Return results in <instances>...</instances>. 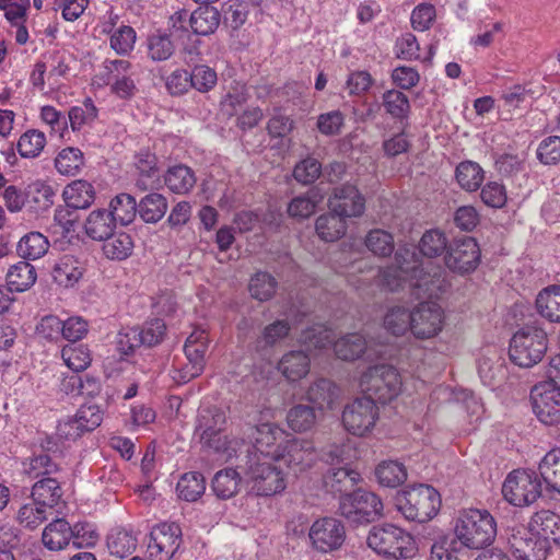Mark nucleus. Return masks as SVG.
I'll return each mask as SVG.
<instances>
[{"instance_id":"f257e3e1","label":"nucleus","mask_w":560,"mask_h":560,"mask_svg":"<svg viewBox=\"0 0 560 560\" xmlns=\"http://www.w3.org/2000/svg\"><path fill=\"white\" fill-rule=\"evenodd\" d=\"M376 276L385 291L409 290L416 298H438L447 287L442 266L424 262L416 249L408 246L399 247L394 264L377 270Z\"/></svg>"},{"instance_id":"f03ea898","label":"nucleus","mask_w":560,"mask_h":560,"mask_svg":"<svg viewBox=\"0 0 560 560\" xmlns=\"http://www.w3.org/2000/svg\"><path fill=\"white\" fill-rule=\"evenodd\" d=\"M454 533L463 546L480 549L493 541L497 523L487 510L464 509L458 512Z\"/></svg>"},{"instance_id":"7ed1b4c3","label":"nucleus","mask_w":560,"mask_h":560,"mask_svg":"<svg viewBox=\"0 0 560 560\" xmlns=\"http://www.w3.org/2000/svg\"><path fill=\"white\" fill-rule=\"evenodd\" d=\"M548 349L547 332L538 324L522 326L510 341L509 355L520 368H532L541 361Z\"/></svg>"},{"instance_id":"20e7f679","label":"nucleus","mask_w":560,"mask_h":560,"mask_svg":"<svg viewBox=\"0 0 560 560\" xmlns=\"http://www.w3.org/2000/svg\"><path fill=\"white\" fill-rule=\"evenodd\" d=\"M396 506L405 518L424 523L439 512L441 497L431 486L416 485L397 494Z\"/></svg>"},{"instance_id":"39448f33","label":"nucleus","mask_w":560,"mask_h":560,"mask_svg":"<svg viewBox=\"0 0 560 560\" xmlns=\"http://www.w3.org/2000/svg\"><path fill=\"white\" fill-rule=\"evenodd\" d=\"M244 438L250 444L247 455L255 454L260 459L279 462V456L289 440V434L277 423L262 422L247 427L244 431Z\"/></svg>"},{"instance_id":"423d86ee","label":"nucleus","mask_w":560,"mask_h":560,"mask_svg":"<svg viewBox=\"0 0 560 560\" xmlns=\"http://www.w3.org/2000/svg\"><path fill=\"white\" fill-rule=\"evenodd\" d=\"M273 463L255 454L246 455L245 480L257 495H272L285 489L284 475Z\"/></svg>"},{"instance_id":"0eeeda50","label":"nucleus","mask_w":560,"mask_h":560,"mask_svg":"<svg viewBox=\"0 0 560 560\" xmlns=\"http://www.w3.org/2000/svg\"><path fill=\"white\" fill-rule=\"evenodd\" d=\"M368 545L377 553L393 559H408L416 552L412 536L392 524L373 527Z\"/></svg>"},{"instance_id":"6e6552de","label":"nucleus","mask_w":560,"mask_h":560,"mask_svg":"<svg viewBox=\"0 0 560 560\" xmlns=\"http://www.w3.org/2000/svg\"><path fill=\"white\" fill-rule=\"evenodd\" d=\"M360 388L368 397L382 404L389 402L401 390V380L397 370L388 364L370 366L360 377Z\"/></svg>"},{"instance_id":"1a4fd4ad","label":"nucleus","mask_w":560,"mask_h":560,"mask_svg":"<svg viewBox=\"0 0 560 560\" xmlns=\"http://www.w3.org/2000/svg\"><path fill=\"white\" fill-rule=\"evenodd\" d=\"M502 494L514 506L530 505L541 494L540 478L534 470L515 469L506 476Z\"/></svg>"},{"instance_id":"9d476101","label":"nucleus","mask_w":560,"mask_h":560,"mask_svg":"<svg viewBox=\"0 0 560 560\" xmlns=\"http://www.w3.org/2000/svg\"><path fill=\"white\" fill-rule=\"evenodd\" d=\"M339 511L352 523H371L382 515L383 503L375 493L358 489L340 497Z\"/></svg>"},{"instance_id":"9b49d317","label":"nucleus","mask_w":560,"mask_h":560,"mask_svg":"<svg viewBox=\"0 0 560 560\" xmlns=\"http://www.w3.org/2000/svg\"><path fill=\"white\" fill-rule=\"evenodd\" d=\"M377 419L378 407L374 398L366 395L348 402L341 417L345 429L358 436L369 433L374 428Z\"/></svg>"},{"instance_id":"f8f14e48","label":"nucleus","mask_w":560,"mask_h":560,"mask_svg":"<svg viewBox=\"0 0 560 560\" xmlns=\"http://www.w3.org/2000/svg\"><path fill=\"white\" fill-rule=\"evenodd\" d=\"M444 323V311L436 302H421L412 308L410 332L417 339H431L442 331Z\"/></svg>"},{"instance_id":"ddd939ff","label":"nucleus","mask_w":560,"mask_h":560,"mask_svg":"<svg viewBox=\"0 0 560 560\" xmlns=\"http://www.w3.org/2000/svg\"><path fill=\"white\" fill-rule=\"evenodd\" d=\"M182 544V529L176 523H162L152 528L147 552L151 560H171Z\"/></svg>"},{"instance_id":"4468645a","label":"nucleus","mask_w":560,"mask_h":560,"mask_svg":"<svg viewBox=\"0 0 560 560\" xmlns=\"http://www.w3.org/2000/svg\"><path fill=\"white\" fill-rule=\"evenodd\" d=\"M105 83L110 92L120 100L133 97L138 88L133 79V66L126 59H106L103 63Z\"/></svg>"},{"instance_id":"2eb2a0df","label":"nucleus","mask_w":560,"mask_h":560,"mask_svg":"<svg viewBox=\"0 0 560 560\" xmlns=\"http://www.w3.org/2000/svg\"><path fill=\"white\" fill-rule=\"evenodd\" d=\"M312 547L319 552L339 549L346 539V528L341 521L325 516L317 518L308 529Z\"/></svg>"},{"instance_id":"dca6fc26","label":"nucleus","mask_w":560,"mask_h":560,"mask_svg":"<svg viewBox=\"0 0 560 560\" xmlns=\"http://www.w3.org/2000/svg\"><path fill=\"white\" fill-rule=\"evenodd\" d=\"M508 545L514 560H546L548 556L547 541L525 526L511 529Z\"/></svg>"},{"instance_id":"f3484780","label":"nucleus","mask_w":560,"mask_h":560,"mask_svg":"<svg viewBox=\"0 0 560 560\" xmlns=\"http://www.w3.org/2000/svg\"><path fill=\"white\" fill-rule=\"evenodd\" d=\"M480 261V249L472 237L456 238L444 256L445 266L460 275L474 271Z\"/></svg>"},{"instance_id":"a211bd4d","label":"nucleus","mask_w":560,"mask_h":560,"mask_svg":"<svg viewBox=\"0 0 560 560\" xmlns=\"http://www.w3.org/2000/svg\"><path fill=\"white\" fill-rule=\"evenodd\" d=\"M530 399L533 411L541 423H560V390L550 384H538L532 389Z\"/></svg>"},{"instance_id":"6ab92c4d","label":"nucleus","mask_w":560,"mask_h":560,"mask_svg":"<svg viewBox=\"0 0 560 560\" xmlns=\"http://www.w3.org/2000/svg\"><path fill=\"white\" fill-rule=\"evenodd\" d=\"M336 355L345 361H353L361 357L366 360L383 357L384 346L368 341L362 335L347 334L334 343Z\"/></svg>"},{"instance_id":"aec40b11","label":"nucleus","mask_w":560,"mask_h":560,"mask_svg":"<svg viewBox=\"0 0 560 560\" xmlns=\"http://www.w3.org/2000/svg\"><path fill=\"white\" fill-rule=\"evenodd\" d=\"M317 460V453L312 441L289 439L282 450L279 462H282L294 474L312 468Z\"/></svg>"},{"instance_id":"412c9836","label":"nucleus","mask_w":560,"mask_h":560,"mask_svg":"<svg viewBox=\"0 0 560 560\" xmlns=\"http://www.w3.org/2000/svg\"><path fill=\"white\" fill-rule=\"evenodd\" d=\"M364 198L353 185H342L334 188L329 197L328 207L330 211L347 218L360 217L364 211Z\"/></svg>"},{"instance_id":"4be33fe9","label":"nucleus","mask_w":560,"mask_h":560,"mask_svg":"<svg viewBox=\"0 0 560 560\" xmlns=\"http://www.w3.org/2000/svg\"><path fill=\"white\" fill-rule=\"evenodd\" d=\"M208 349V335L205 330H195L187 338L184 352L188 364L180 376L183 382H188L201 374L205 368V353Z\"/></svg>"},{"instance_id":"5701e85b","label":"nucleus","mask_w":560,"mask_h":560,"mask_svg":"<svg viewBox=\"0 0 560 560\" xmlns=\"http://www.w3.org/2000/svg\"><path fill=\"white\" fill-rule=\"evenodd\" d=\"M135 167L138 172L136 186L140 190H149L160 184L158 158L150 150H140L135 155Z\"/></svg>"},{"instance_id":"b1692460","label":"nucleus","mask_w":560,"mask_h":560,"mask_svg":"<svg viewBox=\"0 0 560 560\" xmlns=\"http://www.w3.org/2000/svg\"><path fill=\"white\" fill-rule=\"evenodd\" d=\"M73 538L71 524L62 517L52 520L42 532V544L49 551L65 550Z\"/></svg>"},{"instance_id":"393cba45","label":"nucleus","mask_w":560,"mask_h":560,"mask_svg":"<svg viewBox=\"0 0 560 560\" xmlns=\"http://www.w3.org/2000/svg\"><path fill=\"white\" fill-rule=\"evenodd\" d=\"M538 538L560 545V515L549 510L536 512L527 526Z\"/></svg>"},{"instance_id":"a878e982","label":"nucleus","mask_w":560,"mask_h":560,"mask_svg":"<svg viewBox=\"0 0 560 560\" xmlns=\"http://www.w3.org/2000/svg\"><path fill=\"white\" fill-rule=\"evenodd\" d=\"M339 396L340 389L327 378L314 381L306 390V399L319 410L332 409Z\"/></svg>"},{"instance_id":"bb28decb","label":"nucleus","mask_w":560,"mask_h":560,"mask_svg":"<svg viewBox=\"0 0 560 560\" xmlns=\"http://www.w3.org/2000/svg\"><path fill=\"white\" fill-rule=\"evenodd\" d=\"M310 357L302 350H291L278 362L279 372L289 381L296 382L310 372Z\"/></svg>"},{"instance_id":"cd10ccee","label":"nucleus","mask_w":560,"mask_h":560,"mask_svg":"<svg viewBox=\"0 0 560 560\" xmlns=\"http://www.w3.org/2000/svg\"><path fill=\"white\" fill-rule=\"evenodd\" d=\"M83 265L82 262L71 255L60 257L52 270L51 276L54 281L65 288H71L82 278Z\"/></svg>"},{"instance_id":"c85d7f7f","label":"nucleus","mask_w":560,"mask_h":560,"mask_svg":"<svg viewBox=\"0 0 560 560\" xmlns=\"http://www.w3.org/2000/svg\"><path fill=\"white\" fill-rule=\"evenodd\" d=\"M116 223L106 209H95L89 213L84 222V231L93 241L102 242L115 232Z\"/></svg>"},{"instance_id":"c756f323","label":"nucleus","mask_w":560,"mask_h":560,"mask_svg":"<svg viewBox=\"0 0 560 560\" xmlns=\"http://www.w3.org/2000/svg\"><path fill=\"white\" fill-rule=\"evenodd\" d=\"M360 475L347 466L331 467L323 478L324 487L327 491L340 495L348 493L352 490L359 481Z\"/></svg>"},{"instance_id":"7c9ffc66","label":"nucleus","mask_w":560,"mask_h":560,"mask_svg":"<svg viewBox=\"0 0 560 560\" xmlns=\"http://www.w3.org/2000/svg\"><path fill=\"white\" fill-rule=\"evenodd\" d=\"M62 196L67 207L72 209H85L94 202L95 190L89 182L77 179L66 186Z\"/></svg>"},{"instance_id":"2f4dec72","label":"nucleus","mask_w":560,"mask_h":560,"mask_svg":"<svg viewBox=\"0 0 560 560\" xmlns=\"http://www.w3.org/2000/svg\"><path fill=\"white\" fill-rule=\"evenodd\" d=\"M221 22V14L217 8L201 5L189 15V24L195 34L207 36L213 34Z\"/></svg>"},{"instance_id":"473e14b6","label":"nucleus","mask_w":560,"mask_h":560,"mask_svg":"<svg viewBox=\"0 0 560 560\" xmlns=\"http://www.w3.org/2000/svg\"><path fill=\"white\" fill-rule=\"evenodd\" d=\"M536 308L550 323H560V285L542 289L536 298Z\"/></svg>"},{"instance_id":"72a5a7b5","label":"nucleus","mask_w":560,"mask_h":560,"mask_svg":"<svg viewBox=\"0 0 560 560\" xmlns=\"http://www.w3.org/2000/svg\"><path fill=\"white\" fill-rule=\"evenodd\" d=\"M138 546V536L131 529H113L107 536V548L112 556L126 558L135 552Z\"/></svg>"},{"instance_id":"f704fd0d","label":"nucleus","mask_w":560,"mask_h":560,"mask_svg":"<svg viewBox=\"0 0 560 560\" xmlns=\"http://www.w3.org/2000/svg\"><path fill=\"white\" fill-rule=\"evenodd\" d=\"M167 208V199L162 194L150 192L138 202V214L145 223H156L165 215Z\"/></svg>"},{"instance_id":"c9c22d12","label":"nucleus","mask_w":560,"mask_h":560,"mask_svg":"<svg viewBox=\"0 0 560 560\" xmlns=\"http://www.w3.org/2000/svg\"><path fill=\"white\" fill-rule=\"evenodd\" d=\"M164 182L171 191L187 194L195 186L196 176L190 167L178 164L168 167L164 175Z\"/></svg>"},{"instance_id":"e433bc0d","label":"nucleus","mask_w":560,"mask_h":560,"mask_svg":"<svg viewBox=\"0 0 560 560\" xmlns=\"http://www.w3.org/2000/svg\"><path fill=\"white\" fill-rule=\"evenodd\" d=\"M108 212L116 224L128 225L138 214V202L129 194H119L110 200Z\"/></svg>"},{"instance_id":"4c0bfd02","label":"nucleus","mask_w":560,"mask_h":560,"mask_svg":"<svg viewBox=\"0 0 560 560\" xmlns=\"http://www.w3.org/2000/svg\"><path fill=\"white\" fill-rule=\"evenodd\" d=\"M315 230L320 240L335 242L345 235L347 222L342 217L330 211L317 218Z\"/></svg>"},{"instance_id":"58836bf2","label":"nucleus","mask_w":560,"mask_h":560,"mask_svg":"<svg viewBox=\"0 0 560 560\" xmlns=\"http://www.w3.org/2000/svg\"><path fill=\"white\" fill-rule=\"evenodd\" d=\"M240 485V474L235 469L225 468L214 475L211 489L217 498L228 500L238 492Z\"/></svg>"},{"instance_id":"ea45409f","label":"nucleus","mask_w":560,"mask_h":560,"mask_svg":"<svg viewBox=\"0 0 560 560\" xmlns=\"http://www.w3.org/2000/svg\"><path fill=\"white\" fill-rule=\"evenodd\" d=\"M5 279L7 285H9L11 290L24 292L35 283L36 270L31 264L19 261L10 267Z\"/></svg>"},{"instance_id":"a19ab883","label":"nucleus","mask_w":560,"mask_h":560,"mask_svg":"<svg viewBox=\"0 0 560 560\" xmlns=\"http://www.w3.org/2000/svg\"><path fill=\"white\" fill-rule=\"evenodd\" d=\"M103 244V254L112 260H124L128 258L133 250V241L132 237L126 233H115L107 238L102 241Z\"/></svg>"},{"instance_id":"79ce46f5","label":"nucleus","mask_w":560,"mask_h":560,"mask_svg":"<svg viewBox=\"0 0 560 560\" xmlns=\"http://www.w3.org/2000/svg\"><path fill=\"white\" fill-rule=\"evenodd\" d=\"M62 497L60 482L50 476L42 478L32 487L31 498L52 509Z\"/></svg>"},{"instance_id":"37998d69","label":"nucleus","mask_w":560,"mask_h":560,"mask_svg":"<svg viewBox=\"0 0 560 560\" xmlns=\"http://www.w3.org/2000/svg\"><path fill=\"white\" fill-rule=\"evenodd\" d=\"M176 491L179 499L196 502L206 491V479L200 472H186L179 478Z\"/></svg>"},{"instance_id":"c03bdc74","label":"nucleus","mask_w":560,"mask_h":560,"mask_svg":"<svg viewBox=\"0 0 560 560\" xmlns=\"http://www.w3.org/2000/svg\"><path fill=\"white\" fill-rule=\"evenodd\" d=\"M48 248L49 241L45 235L39 232H30L20 240L16 250L22 258L36 260L43 257Z\"/></svg>"},{"instance_id":"a18cd8bd","label":"nucleus","mask_w":560,"mask_h":560,"mask_svg":"<svg viewBox=\"0 0 560 560\" xmlns=\"http://www.w3.org/2000/svg\"><path fill=\"white\" fill-rule=\"evenodd\" d=\"M538 468L547 487L560 493V448L548 452L541 458Z\"/></svg>"},{"instance_id":"49530a36","label":"nucleus","mask_w":560,"mask_h":560,"mask_svg":"<svg viewBox=\"0 0 560 560\" xmlns=\"http://www.w3.org/2000/svg\"><path fill=\"white\" fill-rule=\"evenodd\" d=\"M48 510V506L30 498L28 502L19 509L16 520L25 528L35 529L47 520Z\"/></svg>"},{"instance_id":"de8ad7c7","label":"nucleus","mask_w":560,"mask_h":560,"mask_svg":"<svg viewBox=\"0 0 560 560\" xmlns=\"http://www.w3.org/2000/svg\"><path fill=\"white\" fill-rule=\"evenodd\" d=\"M84 165V155L78 148L67 147L55 159V167L61 175L75 176Z\"/></svg>"},{"instance_id":"09e8293b","label":"nucleus","mask_w":560,"mask_h":560,"mask_svg":"<svg viewBox=\"0 0 560 560\" xmlns=\"http://www.w3.org/2000/svg\"><path fill=\"white\" fill-rule=\"evenodd\" d=\"M446 235L438 230H429L423 233L419 241V250L423 257L435 258L448 250Z\"/></svg>"},{"instance_id":"8fccbe9b","label":"nucleus","mask_w":560,"mask_h":560,"mask_svg":"<svg viewBox=\"0 0 560 560\" xmlns=\"http://www.w3.org/2000/svg\"><path fill=\"white\" fill-rule=\"evenodd\" d=\"M225 423V413L218 408H202L199 410L196 430L200 434V440L219 431Z\"/></svg>"},{"instance_id":"3c124183","label":"nucleus","mask_w":560,"mask_h":560,"mask_svg":"<svg viewBox=\"0 0 560 560\" xmlns=\"http://www.w3.org/2000/svg\"><path fill=\"white\" fill-rule=\"evenodd\" d=\"M58 470V465L45 453L34 455L23 462V472L30 479L46 478Z\"/></svg>"},{"instance_id":"603ef678","label":"nucleus","mask_w":560,"mask_h":560,"mask_svg":"<svg viewBox=\"0 0 560 560\" xmlns=\"http://www.w3.org/2000/svg\"><path fill=\"white\" fill-rule=\"evenodd\" d=\"M455 177L459 186L467 191L477 190L483 180V171L478 163L465 161L456 167Z\"/></svg>"},{"instance_id":"864d4df0","label":"nucleus","mask_w":560,"mask_h":560,"mask_svg":"<svg viewBox=\"0 0 560 560\" xmlns=\"http://www.w3.org/2000/svg\"><path fill=\"white\" fill-rule=\"evenodd\" d=\"M376 478L382 486L395 488L407 479V470L401 463L386 460L381 463L375 470Z\"/></svg>"},{"instance_id":"5fc2aeb1","label":"nucleus","mask_w":560,"mask_h":560,"mask_svg":"<svg viewBox=\"0 0 560 560\" xmlns=\"http://www.w3.org/2000/svg\"><path fill=\"white\" fill-rule=\"evenodd\" d=\"M61 358L66 365L74 372L85 370L92 361L89 348L82 343L65 346L61 350Z\"/></svg>"},{"instance_id":"6e6d98bb","label":"nucleus","mask_w":560,"mask_h":560,"mask_svg":"<svg viewBox=\"0 0 560 560\" xmlns=\"http://www.w3.org/2000/svg\"><path fill=\"white\" fill-rule=\"evenodd\" d=\"M277 287L278 282L275 277L268 272L258 271L250 278L248 290L252 298L264 302L275 295Z\"/></svg>"},{"instance_id":"4d7b16f0","label":"nucleus","mask_w":560,"mask_h":560,"mask_svg":"<svg viewBox=\"0 0 560 560\" xmlns=\"http://www.w3.org/2000/svg\"><path fill=\"white\" fill-rule=\"evenodd\" d=\"M287 422L295 432H305L312 429L316 422L314 407L302 404L293 406L288 411Z\"/></svg>"},{"instance_id":"13d9d810","label":"nucleus","mask_w":560,"mask_h":560,"mask_svg":"<svg viewBox=\"0 0 560 560\" xmlns=\"http://www.w3.org/2000/svg\"><path fill=\"white\" fill-rule=\"evenodd\" d=\"M148 56L153 61H165L175 51V45L165 33L151 34L147 39Z\"/></svg>"},{"instance_id":"bf43d9fd","label":"nucleus","mask_w":560,"mask_h":560,"mask_svg":"<svg viewBox=\"0 0 560 560\" xmlns=\"http://www.w3.org/2000/svg\"><path fill=\"white\" fill-rule=\"evenodd\" d=\"M412 310L404 306H394L387 311L384 317V327L395 336H401L411 329Z\"/></svg>"},{"instance_id":"052dcab7","label":"nucleus","mask_w":560,"mask_h":560,"mask_svg":"<svg viewBox=\"0 0 560 560\" xmlns=\"http://www.w3.org/2000/svg\"><path fill=\"white\" fill-rule=\"evenodd\" d=\"M97 108L91 98L69 109L68 118L73 131L81 130L84 126L92 125L97 118Z\"/></svg>"},{"instance_id":"680f3d73","label":"nucleus","mask_w":560,"mask_h":560,"mask_svg":"<svg viewBox=\"0 0 560 560\" xmlns=\"http://www.w3.org/2000/svg\"><path fill=\"white\" fill-rule=\"evenodd\" d=\"M201 442L205 446L213 451V453L218 454L221 460L228 462L236 456L237 442L230 440L222 431L201 439Z\"/></svg>"},{"instance_id":"e2e57ef3","label":"nucleus","mask_w":560,"mask_h":560,"mask_svg":"<svg viewBox=\"0 0 560 560\" xmlns=\"http://www.w3.org/2000/svg\"><path fill=\"white\" fill-rule=\"evenodd\" d=\"M46 145V136L43 131L30 129L19 139L18 151L22 158H36Z\"/></svg>"},{"instance_id":"0e129e2a","label":"nucleus","mask_w":560,"mask_h":560,"mask_svg":"<svg viewBox=\"0 0 560 560\" xmlns=\"http://www.w3.org/2000/svg\"><path fill=\"white\" fill-rule=\"evenodd\" d=\"M365 246L380 257H387L394 252V237L387 231L375 229L365 236Z\"/></svg>"},{"instance_id":"69168bd1","label":"nucleus","mask_w":560,"mask_h":560,"mask_svg":"<svg viewBox=\"0 0 560 560\" xmlns=\"http://www.w3.org/2000/svg\"><path fill=\"white\" fill-rule=\"evenodd\" d=\"M334 332L322 324H316L305 329L301 335V342L307 349H324L332 343Z\"/></svg>"},{"instance_id":"338daca9","label":"nucleus","mask_w":560,"mask_h":560,"mask_svg":"<svg viewBox=\"0 0 560 560\" xmlns=\"http://www.w3.org/2000/svg\"><path fill=\"white\" fill-rule=\"evenodd\" d=\"M54 188L40 180L28 185L26 190V201L33 203L35 208L40 210L48 209L54 203Z\"/></svg>"},{"instance_id":"774afa93","label":"nucleus","mask_w":560,"mask_h":560,"mask_svg":"<svg viewBox=\"0 0 560 560\" xmlns=\"http://www.w3.org/2000/svg\"><path fill=\"white\" fill-rule=\"evenodd\" d=\"M355 456V450L350 440L341 444L328 445L322 454V458L327 464L347 466L348 463Z\"/></svg>"}]
</instances>
